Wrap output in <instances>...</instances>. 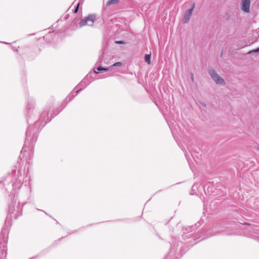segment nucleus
<instances>
[{"instance_id":"nucleus-1","label":"nucleus","mask_w":259,"mask_h":259,"mask_svg":"<svg viewBox=\"0 0 259 259\" xmlns=\"http://www.w3.org/2000/svg\"><path fill=\"white\" fill-rule=\"evenodd\" d=\"M94 23V17L92 16H89L80 21L79 26L81 27L85 25L93 26Z\"/></svg>"},{"instance_id":"nucleus-2","label":"nucleus","mask_w":259,"mask_h":259,"mask_svg":"<svg viewBox=\"0 0 259 259\" xmlns=\"http://www.w3.org/2000/svg\"><path fill=\"white\" fill-rule=\"evenodd\" d=\"M210 75L217 83H224V79L221 78L215 72L212 71L210 72Z\"/></svg>"},{"instance_id":"nucleus-3","label":"nucleus","mask_w":259,"mask_h":259,"mask_svg":"<svg viewBox=\"0 0 259 259\" xmlns=\"http://www.w3.org/2000/svg\"><path fill=\"white\" fill-rule=\"evenodd\" d=\"M250 0H244L242 2L241 9L244 12L248 13L249 12Z\"/></svg>"},{"instance_id":"nucleus-4","label":"nucleus","mask_w":259,"mask_h":259,"mask_svg":"<svg viewBox=\"0 0 259 259\" xmlns=\"http://www.w3.org/2000/svg\"><path fill=\"white\" fill-rule=\"evenodd\" d=\"M195 8V4H193L192 6V7L191 9H190L185 14V16H184V19H185V22H187L190 19L191 15H192V12L193 11V9H194Z\"/></svg>"},{"instance_id":"nucleus-5","label":"nucleus","mask_w":259,"mask_h":259,"mask_svg":"<svg viewBox=\"0 0 259 259\" xmlns=\"http://www.w3.org/2000/svg\"><path fill=\"white\" fill-rule=\"evenodd\" d=\"M151 54H146L145 56V61L148 64H151Z\"/></svg>"},{"instance_id":"nucleus-6","label":"nucleus","mask_w":259,"mask_h":259,"mask_svg":"<svg viewBox=\"0 0 259 259\" xmlns=\"http://www.w3.org/2000/svg\"><path fill=\"white\" fill-rule=\"evenodd\" d=\"M118 2H119L118 0H109L106 3V5L109 6L111 4H117Z\"/></svg>"},{"instance_id":"nucleus-7","label":"nucleus","mask_w":259,"mask_h":259,"mask_svg":"<svg viewBox=\"0 0 259 259\" xmlns=\"http://www.w3.org/2000/svg\"><path fill=\"white\" fill-rule=\"evenodd\" d=\"M109 69L108 68H104V67H101V66H99L97 68V70L98 71H107Z\"/></svg>"},{"instance_id":"nucleus-8","label":"nucleus","mask_w":259,"mask_h":259,"mask_svg":"<svg viewBox=\"0 0 259 259\" xmlns=\"http://www.w3.org/2000/svg\"><path fill=\"white\" fill-rule=\"evenodd\" d=\"M121 65V63L120 62H116L113 65V66H119Z\"/></svg>"},{"instance_id":"nucleus-9","label":"nucleus","mask_w":259,"mask_h":259,"mask_svg":"<svg viewBox=\"0 0 259 259\" xmlns=\"http://www.w3.org/2000/svg\"><path fill=\"white\" fill-rule=\"evenodd\" d=\"M259 52V48L256 49H255V50H253L252 51H251L249 52V53H252V52Z\"/></svg>"},{"instance_id":"nucleus-10","label":"nucleus","mask_w":259,"mask_h":259,"mask_svg":"<svg viewBox=\"0 0 259 259\" xmlns=\"http://www.w3.org/2000/svg\"><path fill=\"white\" fill-rule=\"evenodd\" d=\"M79 4H78L75 10H74V13H77L78 12V8H79Z\"/></svg>"},{"instance_id":"nucleus-11","label":"nucleus","mask_w":259,"mask_h":259,"mask_svg":"<svg viewBox=\"0 0 259 259\" xmlns=\"http://www.w3.org/2000/svg\"><path fill=\"white\" fill-rule=\"evenodd\" d=\"M116 43L121 44H123V42L122 41H117L116 42Z\"/></svg>"}]
</instances>
